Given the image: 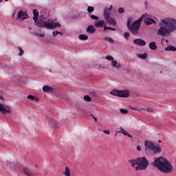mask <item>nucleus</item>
<instances>
[{
    "label": "nucleus",
    "mask_w": 176,
    "mask_h": 176,
    "mask_svg": "<svg viewBox=\"0 0 176 176\" xmlns=\"http://www.w3.org/2000/svg\"><path fill=\"white\" fill-rule=\"evenodd\" d=\"M160 28L157 31V35L166 36L176 31V19L173 18H165L159 23Z\"/></svg>",
    "instance_id": "f257e3e1"
},
{
    "label": "nucleus",
    "mask_w": 176,
    "mask_h": 176,
    "mask_svg": "<svg viewBox=\"0 0 176 176\" xmlns=\"http://www.w3.org/2000/svg\"><path fill=\"white\" fill-rule=\"evenodd\" d=\"M33 20H34L35 23L38 27H44L45 28H47V30H56V28L61 27V25L59 23H56L54 21H50L46 18L43 20L39 19L38 21L39 12L36 9L33 10Z\"/></svg>",
    "instance_id": "f03ea898"
},
{
    "label": "nucleus",
    "mask_w": 176,
    "mask_h": 176,
    "mask_svg": "<svg viewBox=\"0 0 176 176\" xmlns=\"http://www.w3.org/2000/svg\"><path fill=\"white\" fill-rule=\"evenodd\" d=\"M153 166L163 174H170L173 172V164L164 157L156 158L153 162Z\"/></svg>",
    "instance_id": "7ed1b4c3"
},
{
    "label": "nucleus",
    "mask_w": 176,
    "mask_h": 176,
    "mask_svg": "<svg viewBox=\"0 0 176 176\" xmlns=\"http://www.w3.org/2000/svg\"><path fill=\"white\" fill-rule=\"evenodd\" d=\"M144 146L146 151H153L154 153H160L162 152V146L157 144L156 146L153 142L149 140L144 141Z\"/></svg>",
    "instance_id": "20e7f679"
},
{
    "label": "nucleus",
    "mask_w": 176,
    "mask_h": 176,
    "mask_svg": "<svg viewBox=\"0 0 176 176\" xmlns=\"http://www.w3.org/2000/svg\"><path fill=\"white\" fill-rule=\"evenodd\" d=\"M149 166V161L145 157H138V166L135 167V171L146 170Z\"/></svg>",
    "instance_id": "39448f33"
},
{
    "label": "nucleus",
    "mask_w": 176,
    "mask_h": 176,
    "mask_svg": "<svg viewBox=\"0 0 176 176\" xmlns=\"http://www.w3.org/2000/svg\"><path fill=\"white\" fill-rule=\"evenodd\" d=\"M142 18H140L135 22L132 23L131 25L128 28L133 35H138V31L140 30V27H141V23H142Z\"/></svg>",
    "instance_id": "423d86ee"
},
{
    "label": "nucleus",
    "mask_w": 176,
    "mask_h": 176,
    "mask_svg": "<svg viewBox=\"0 0 176 176\" xmlns=\"http://www.w3.org/2000/svg\"><path fill=\"white\" fill-rule=\"evenodd\" d=\"M111 96H116V97H121V98H127L130 97V91L129 90H113L110 91Z\"/></svg>",
    "instance_id": "0eeeda50"
},
{
    "label": "nucleus",
    "mask_w": 176,
    "mask_h": 176,
    "mask_svg": "<svg viewBox=\"0 0 176 176\" xmlns=\"http://www.w3.org/2000/svg\"><path fill=\"white\" fill-rule=\"evenodd\" d=\"M0 113H1L2 115H10V113H12V107L0 103Z\"/></svg>",
    "instance_id": "6e6552de"
},
{
    "label": "nucleus",
    "mask_w": 176,
    "mask_h": 176,
    "mask_svg": "<svg viewBox=\"0 0 176 176\" xmlns=\"http://www.w3.org/2000/svg\"><path fill=\"white\" fill-rule=\"evenodd\" d=\"M113 9V6H110L109 8H106L104 10V18L111 17V10Z\"/></svg>",
    "instance_id": "1a4fd4ad"
},
{
    "label": "nucleus",
    "mask_w": 176,
    "mask_h": 176,
    "mask_svg": "<svg viewBox=\"0 0 176 176\" xmlns=\"http://www.w3.org/2000/svg\"><path fill=\"white\" fill-rule=\"evenodd\" d=\"M134 45H138V46H145L146 42L141 38H136L133 41Z\"/></svg>",
    "instance_id": "9d476101"
},
{
    "label": "nucleus",
    "mask_w": 176,
    "mask_h": 176,
    "mask_svg": "<svg viewBox=\"0 0 176 176\" xmlns=\"http://www.w3.org/2000/svg\"><path fill=\"white\" fill-rule=\"evenodd\" d=\"M104 19L107 20V21L109 23V24H110V25H113V27H116L117 24L116 19L111 16L105 18Z\"/></svg>",
    "instance_id": "9b49d317"
},
{
    "label": "nucleus",
    "mask_w": 176,
    "mask_h": 176,
    "mask_svg": "<svg viewBox=\"0 0 176 176\" xmlns=\"http://www.w3.org/2000/svg\"><path fill=\"white\" fill-rule=\"evenodd\" d=\"M94 25L96 28H102L105 25V21L100 20L94 22Z\"/></svg>",
    "instance_id": "f8f14e48"
},
{
    "label": "nucleus",
    "mask_w": 176,
    "mask_h": 176,
    "mask_svg": "<svg viewBox=\"0 0 176 176\" xmlns=\"http://www.w3.org/2000/svg\"><path fill=\"white\" fill-rule=\"evenodd\" d=\"M18 17L22 20H25L28 17V14L24 11H20L18 14Z\"/></svg>",
    "instance_id": "ddd939ff"
},
{
    "label": "nucleus",
    "mask_w": 176,
    "mask_h": 176,
    "mask_svg": "<svg viewBox=\"0 0 176 176\" xmlns=\"http://www.w3.org/2000/svg\"><path fill=\"white\" fill-rule=\"evenodd\" d=\"M120 130L118 131L117 133H120L121 134H124V135H127L129 138H133V135L129 133L126 130L123 129V128L120 127Z\"/></svg>",
    "instance_id": "4468645a"
},
{
    "label": "nucleus",
    "mask_w": 176,
    "mask_h": 176,
    "mask_svg": "<svg viewBox=\"0 0 176 176\" xmlns=\"http://www.w3.org/2000/svg\"><path fill=\"white\" fill-rule=\"evenodd\" d=\"M48 120L49 124L52 129H56V127H57V122H56V121L53 118H50Z\"/></svg>",
    "instance_id": "2eb2a0df"
},
{
    "label": "nucleus",
    "mask_w": 176,
    "mask_h": 176,
    "mask_svg": "<svg viewBox=\"0 0 176 176\" xmlns=\"http://www.w3.org/2000/svg\"><path fill=\"white\" fill-rule=\"evenodd\" d=\"M144 24H146V25H151V24H156V21L152 18H148L144 19Z\"/></svg>",
    "instance_id": "dca6fc26"
},
{
    "label": "nucleus",
    "mask_w": 176,
    "mask_h": 176,
    "mask_svg": "<svg viewBox=\"0 0 176 176\" xmlns=\"http://www.w3.org/2000/svg\"><path fill=\"white\" fill-rule=\"evenodd\" d=\"M23 173L26 176H35V173L34 172L31 171L30 169L25 168L23 169Z\"/></svg>",
    "instance_id": "f3484780"
},
{
    "label": "nucleus",
    "mask_w": 176,
    "mask_h": 176,
    "mask_svg": "<svg viewBox=\"0 0 176 176\" xmlns=\"http://www.w3.org/2000/svg\"><path fill=\"white\" fill-rule=\"evenodd\" d=\"M43 91H44V93H53L54 89L50 87L45 85L43 87Z\"/></svg>",
    "instance_id": "a211bd4d"
},
{
    "label": "nucleus",
    "mask_w": 176,
    "mask_h": 176,
    "mask_svg": "<svg viewBox=\"0 0 176 176\" xmlns=\"http://www.w3.org/2000/svg\"><path fill=\"white\" fill-rule=\"evenodd\" d=\"M88 34H94L96 32V28L94 25H89L87 28Z\"/></svg>",
    "instance_id": "6ab92c4d"
},
{
    "label": "nucleus",
    "mask_w": 176,
    "mask_h": 176,
    "mask_svg": "<svg viewBox=\"0 0 176 176\" xmlns=\"http://www.w3.org/2000/svg\"><path fill=\"white\" fill-rule=\"evenodd\" d=\"M129 163H130L131 167H135V164L138 166V158H137L136 160H129Z\"/></svg>",
    "instance_id": "aec40b11"
},
{
    "label": "nucleus",
    "mask_w": 176,
    "mask_h": 176,
    "mask_svg": "<svg viewBox=\"0 0 176 176\" xmlns=\"http://www.w3.org/2000/svg\"><path fill=\"white\" fill-rule=\"evenodd\" d=\"M148 47L151 49V50H156L157 49V45H156V42L153 41L149 43Z\"/></svg>",
    "instance_id": "412c9836"
},
{
    "label": "nucleus",
    "mask_w": 176,
    "mask_h": 176,
    "mask_svg": "<svg viewBox=\"0 0 176 176\" xmlns=\"http://www.w3.org/2000/svg\"><path fill=\"white\" fill-rule=\"evenodd\" d=\"M64 175L65 176H71V169H69V167L65 166V171L63 173Z\"/></svg>",
    "instance_id": "4be33fe9"
},
{
    "label": "nucleus",
    "mask_w": 176,
    "mask_h": 176,
    "mask_svg": "<svg viewBox=\"0 0 176 176\" xmlns=\"http://www.w3.org/2000/svg\"><path fill=\"white\" fill-rule=\"evenodd\" d=\"M166 52H176V47L173 45H169L165 48Z\"/></svg>",
    "instance_id": "5701e85b"
},
{
    "label": "nucleus",
    "mask_w": 176,
    "mask_h": 176,
    "mask_svg": "<svg viewBox=\"0 0 176 176\" xmlns=\"http://www.w3.org/2000/svg\"><path fill=\"white\" fill-rule=\"evenodd\" d=\"M111 65L113 68H119L120 67V63H118L116 60H112Z\"/></svg>",
    "instance_id": "b1692460"
},
{
    "label": "nucleus",
    "mask_w": 176,
    "mask_h": 176,
    "mask_svg": "<svg viewBox=\"0 0 176 176\" xmlns=\"http://www.w3.org/2000/svg\"><path fill=\"white\" fill-rule=\"evenodd\" d=\"M28 100H31L32 101H35L36 102H38V101H39V99L36 97H34L32 95H30L28 96Z\"/></svg>",
    "instance_id": "393cba45"
},
{
    "label": "nucleus",
    "mask_w": 176,
    "mask_h": 176,
    "mask_svg": "<svg viewBox=\"0 0 176 176\" xmlns=\"http://www.w3.org/2000/svg\"><path fill=\"white\" fill-rule=\"evenodd\" d=\"M79 39H80V41H87V39H89V36L86 34H80L79 36Z\"/></svg>",
    "instance_id": "a878e982"
},
{
    "label": "nucleus",
    "mask_w": 176,
    "mask_h": 176,
    "mask_svg": "<svg viewBox=\"0 0 176 176\" xmlns=\"http://www.w3.org/2000/svg\"><path fill=\"white\" fill-rule=\"evenodd\" d=\"M138 57H139V58H142V60H145V58L148 57V54L146 53L140 54H138Z\"/></svg>",
    "instance_id": "bb28decb"
},
{
    "label": "nucleus",
    "mask_w": 176,
    "mask_h": 176,
    "mask_svg": "<svg viewBox=\"0 0 176 176\" xmlns=\"http://www.w3.org/2000/svg\"><path fill=\"white\" fill-rule=\"evenodd\" d=\"M132 111H138V112H143V111H146L145 109H140L138 107H130Z\"/></svg>",
    "instance_id": "cd10ccee"
},
{
    "label": "nucleus",
    "mask_w": 176,
    "mask_h": 176,
    "mask_svg": "<svg viewBox=\"0 0 176 176\" xmlns=\"http://www.w3.org/2000/svg\"><path fill=\"white\" fill-rule=\"evenodd\" d=\"M133 19L131 18V16H129L127 19V23H126V25H127V28H130V26L131 25V21H132Z\"/></svg>",
    "instance_id": "c85d7f7f"
},
{
    "label": "nucleus",
    "mask_w": 176,
    "mask_h": 176,
    "mask_svg": "<svg viewBox=\"0 0 176 176\" xmlns=\"http://www.w3.org/2000/svg\"><path fill=\"white\" fill-rule=\"evenodd\" d=\"M84 100L87 102H90L91 101V98L87 95L84 96Z\"/></svg>",
    "instance_id": "c756f323"
},
{
    "label": "nucleus",
    "mask_w": 176,
    "mask_h": 176,
    "mask_svg": "<svg viewBox=\"0 0 176 176\" xmlns=\"http://www.w3.org/2000/svg\"><path fill=\"white\" fill-rule=\"evenodd\" d=\"M104 41H107L109 43H113V39L109 37H104Z\"/></svg>",
    "instance_id": "7c9ffc66"
},
{
    "label": "nucleus",
    "mask_w": 176,
    "mask_h": 176,
    "mask_svg": "<svg viewBox=\"0 0 176 176\" xmlns=\"http://www.w3.org/2000/svg\"><path fill=\"white\" fill-rule=\"evenodd\" d=\"M124 39H126V41H129V39L130 38V33L125 32L124 34Z\"/></svg>",
    "instance_id": "2f4dec72"
},
{
    "label": "nucleus",
    "mask_w": 176,
    "mask_h": 176,
    "mask_svg": "<svg viewBox=\"0 0 176 176\" xmlns=\"http://www.w3.org/2000/svg\"><path fill=\"white\" fill-rule=\"evenodd\" d=\"M87 12H88V13H92V12H94V7H93V6H88Z\"/></svg>",
    "instance_id": "473e14b6"
},
{
    "label": "nucleus",
    "mask_w": 176,
    "mask_h": 176,
    "mask_svg": "<svg viewBox=\"0 0 176 176\" xmlns=\"http://www.w3.org/2000/svg\"><path fill=\"white\" fill-rule=\"evenodd\" d=\"M120 112L122 113V115H127V113H129V111L124 109H120Z\"/></svg>",
    "instance_id": "72a5a7b5"
},
{
    "label": "nucleus",
    "mask_w": 176,
    "mask_h": 176,
    "mask_svg": "<svg viewBox=\"0 0 176 176\" xmlns=\"http://www.w3.org/2000/svg\"><path fill=\"white\" fill-rule=\"evenodd\" d=\"M107 30H110L111 31H116L115 28L108 26H104V31H107Z\"/></svg>",
    "instance_id": "f704fd0d"
},
{
    "label": "nucleus",
    "mask_w": 176,
    "mask_h": 176,
    "mask_svg": "<svg viewBox=\"0 0 176 176\" xmlns=\"http://www.w3.org/2000/svg\"><path fill=\"white\" fill-rule=\"evenodd\" d=\"M91 20H96V21L100 20V17H98L96 15H94V14L91 15Z\"/></svg>",
    "instance_id": "c9c22d12"
},
{
    "label": "nucleus",
    "mask_w": 176,
    "mask_h": 176,
    "mask_svg": "<svg viewBox=\"0 0 176 176\" xmlns=\"http://www.w3.org/2000/svg\"><path fill=\"white\" fill-rule=\"evenodd\" d=\"M19 56H23L24 54V50H23V48L21 47H19Z\"/></svg>",
    "instance_id": "e433bc0d"
},
{
    "label": "nucleus",
    "mask_w": 176,
    "mask_h": 176,
    "mask_svg": "<svg viewBox=\"0 0 176 176\" xmlns=\"http://www.w3.org/2000/svg\"><path fill=\"white\" fill-rule=\"evenodd\" d=\"M106 60H107L108 61H113V57H112L111 56H107Z\"/></svg>",
    "instance_id": "4c0bfd02"
},
{
    "label": "nucleus",
    "mask_w": 176,
    "mask_h": 176,
    "mask_svg": "<svg viewBox=\"0 0 176 176\" xmlns=\"http://www.w3.org/2000/svg\"><path fill=\"white\" fill-rule=\"evenodd\" d=\"M118 12H119L120 14L124 13V8H122V7L119 8H118Z\"/></svg>",
    "instance_id": "58836bf2"
},
{
    "label": "nucleus",
    "mask_w": 176,
    "mask_h": 176,
    "mask_svg": "<svg viewBox=\"0 0 176 176\" xmlns=\"http://www.w3.org/2000/svg\"><path fill=\"white\" fill-rule=\"evenodd\" d=\"M52 35L54 36V38H56V36H57L58 35V31L55 30L52 32Z\"/></svg>",
    "instance_id": "ea45409f"
},
{
    "label": "nucleus",
    "mask_w": 176,
    "mask_h": 176,
    "mask_svg": "<svg viewBox=\"0 0 176 176\" xmlns=\"http://www.w3.org/2000/svg\"><path fill=\"white\" fill-rule=\"evenodd\" d=\"M103 133H104L105 134H107V135L111 134V131L109 130H104Z\"/></svg>",
    "instance_id": "a19ab883"
},
{
    "label": "nucleus",
    "mask_w": 176,
    "mask_h": 176,
    "mask_svg": "<svg viewBox=\"0 0 176 176\" xmlns=\"http://www.w3.org/2000/svg\"><path fill=\"white\" fill-rule=\"evenodd\" d=\"M144 17H148V13H146V14H143V15L140 17V19H142V20H144Z\"/></svg>",
    "instance_id": "79ce46f5"
},
{
    "label": "nucleus",
    "mask_w": 176,
    "mask_h": 176,
    "mask_svg": "<svg viewBox=\"0 0 176 176\" xmlns=\"http://www.w3.org/2000/svg\"><path fill=\"white\" fill-rule=\"evenodd\" d=\"M147 111L151 112V113H153V112H155V110H153V109H147Z\"/></svg>",
    "instance_id": "37998d69"
},
{
    "label": "nucleus",
    "mask_w": 176,
    "mask_h": 176,
    "mask_svg": "<svg viewBox=\"0 0 176 176\" xmlns=\"http://www.w3.org/2000/svg\"><path fill=\"white\" fill-rule=\"evenodd\" d=\"M38 36H40V38H43V37H45V34H40L38 35Z\"/></svg>",
    "instance_id": "c03bdc74"
},
{
    "label": "nucleus",
    "mask_w": 176,
    "mask_h": 176,
    "mask_svg": "<svg viewBox=\"0 0 176 176\" xmlns=\"http://www.w3.org/2000/svg\"><path fill=\"white\" fill-rule=\"evenodd\" d=\"M91 116L94 119L95 122H97V118H96L94 116L91 115Z\"/></svg>",
    "instance_id": "a18cd8bd"
},
{
    "label": "nucleus",
    "mask_w": 176,
    "mask_h": 176,
    "mask_svg": "<svg viewBox=\"0 0 176 176\" xmlns=\"http://www.w3.org/2000/svg\"><path fill=\"white\" fill-rule=\"evenodd\" d=\"M137 149H138V151H141L142 150L141 146H137Z\"/></svg>",
    "instance_id": "49530a36"
},
{
    "label": "nucleus",
    "mask_w": 176,
    "mask_h": 176,
    "mask_svg": "<svg viewBox=\"0 0 176 176\" xmlns=\"http://www.w3.org/2000/svg\"><path fill=\"white\" fill-rule=\"evenodd\" d=\"M0 100H2L3 101H5V98H3V97H2L1 96H0Z\"/></svg>",
    "instance_id": "de8ad7c7"
},
{
    "label": "nucleus",
    "mask_w": 176,
    "mask_h": 176,
    "mask_svg": "<svg viewBox=\"0 0 176 176\" xmlns=\"http://www.w3.org/2000/svg\"><path fill=\"white\" fill-rule=\"evenodd\" d=\"M58 34H59L60 35H63V32H58Z\"/></svg>",
    "instance_id": "09e8293b"
},
{
    "label": "nucleus",
    "mask_w": 176,
    "mask_h": 176,
    "mask_svg": "<svg viewBox=\"0 0 176 176\" xmlns=\"http://www.w3.org/2000/svg\"><path fill=\"white\" fill-rule=\"evenodd\" d=\"M166 43H168V40H166Z\"/></svg>",
    "instance_id": "8fccbe9b"
},
{
    "label": "nucleus",
    "mask_w": 176,
    "mask_h": 176,
    "mask_svg": "<svg viewBox=\"0 0 176 176\" xmlns=\"http://www.w3.org/2000/svg\"><path fill=\"white\" fill-rule=\"evenodd\" d=\"M158 142H160V143L162 142V140H158Z\"/></svg>",
    "instance_id": "3c124183"
},
{
    "label": "nucleus",
    "mask_w": 176,
    "mask_h": 176,
    "mask_svg": "<svg viewBox=\"0 0 176 176\" xmlns=\"http://www.w3.org/2000/svg\"><path fill=\"white\" fill-rule=\"evenodd\" d=\"M36 168H38V165H36Z\"/></svg>",
    "instance_id": "603ef678"
},
{
    "label": "nucleus",
    "mask_w": 176,
    "mask_h": 176,
    "mask_svg": "<svg viewBox=\"0 0 176 176\" xmlns=\"http://www.w3.org/2000/svg\"><path fill=\"white\" fill-rule=\"evenodd\" d=\"M3 0H0V3L2 2Z\"/></svg>",
    "instance_id": "864d4df0"
},
{
    "label": "nucleus",
    "mask_w": 176,
    "mask_h": 176,
    "mask_svg": "<svg viewBox=\"0 0 176 176\" xmlns=\"http://www.w3.org/2000/svg\"><path fill=\"white\" fill-rule=\"evenodd\" d=\"M6 1H8V0H6Z\"/></svg>",
    "instance_id": "5fc2aeb1"
}]
</instances>
